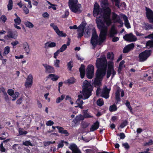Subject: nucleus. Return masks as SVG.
I'll return each instance as SVG.
<instances>
[{
	"label": "nucleus",
	"instance_id": "f257e3e1",
	"mask_svg": "<svg viewBox=\"0 0 153 153\" xmlns=\"http://www.w3.org/2000/svg\"><path fill=\"white\" fill-rule=\"evenodd\" d=\"M100 0L102 9H99L98 4L95 3L94 5L93 12L94 16H97L96 17V22L98 28L100 30L99 39L95 30H93L91 43L94 47L97 44H100L105 39L108 27L112 23L110 17L111 10L109 7L107 0Z\"/></svg>",
	"mask_w": 153,
	"mask_h": 153
},
{
	"label": "nucleus",
	"instance_id": "f03ea898",
	"mask_svg": "<svg viewBox=\"0 0 153 153\" xmlns=\"http://www.w3.org/2000/svg\"><path fill=\"white\" fill-rule=\"evenodd\" d=\"M107 64V60L105 56L97 59L96 65L98 69L96 73V78L92 83L95 86H100L101 85V82L106 73Z\"/></svg>",
	"mask_w": 153,
	"mask_h": 153
},
{
	"label": "nucleus",
	"instance_id": "7ed1b4c3",
	"mask_svg": "<svg viewBox=\"0 0 153 153\" xmlns=\"http://www.w3.org/2000/svg\"><path fill=\"white\" fill-rule=\"evenodd\" d=\"M82 88V92L81 94L78 95V98L76 102L77 105L75 106L76 107H79L81 109L83 108L82 105L83 104V102L81 99H88L91 95L92 88L91 83L85 80L83 82Z\"/></svg>",
	"mask_w": 153,
	"mask_h": 153
},
{
	"label": "nucleus",
	"instance_id": "20e7f679",
	"mask_svg": "<svg viewBox=\"0 0 153 153\" xmlns=\"http://www.w3.org/2000/svg\"><path fill=\"white\" fill-rule=\"evenodd\" d=\"M69 5L72 12L77 13L81 12V5L78 3L77 0H69Z\"/></svg>",
	"mask_w": 153,
	"mask_h": 153
},
{
	"label": "nucleus",
	"instance_id": "39448f33",
	"mask_svg": "<svg viewBox=\"0 0 153 153\" xmlns=\"http://www.w3.org/2000/svg\"><path fill=\"white\" fill-rule=\"evenodd\" d=\"M110 90V89L107 88L106 87H105L101 92L100 88H98L97 90L96 94L97 96H100L105 99H107L109 97V93Z\"/></svg>",
	"mask_w": 153,
	"mask_h": 153
},
{
	"label": "nucleus",
	"instance_id": "423d86ee",
	"mask_svg": "<svg viewBox=\"0 0 153 153\" xmlns=\"http://www.w3.org/2000/svg\"><path fill=\"white\" fill-rule=\"evenodd\" d=\"M114 64L112 62L110 61L108 62V69L107 72V77L108 78L111 74H112V77L116 74V72L113 68Z\"/></svg>",
	"mask_w": 153,
	"mask_h": 153
},
{
	"label": "nucleus",
	"instance_id": "0eeeda50",
	"mask_svg": "<svg viewBox=\"0 0 153 153\" xmlns=\"http://www.w3.org/2000/svg\"><path fill=\"white\" fill-rule=\"evenodd\" d=\"M151 50H145L139 55V58L140 62H144L150 55Z\"/></svg>",
	"mask_w": 153,
	"mask_h": 153
},
{
	"label": "nucleus",
	"instance_id": "6e6552de",
	"mask_svg": "<svg viewBox=\"0 0 153 153\" xmlns=\"http://www.w3.org/2000/svg\"><path fill=\"white\" fill-rule=\"evenodd\" d=\"M86 76L89 79H91L94 76V67L92 65H89L86 69Z\"/></svg>",
	"mask_w": 153,
	"mask_h": 153
},
{
	"label": "nucleus",
	"instance_id": "1a4fd4ad",
	"mask_svg": "<svg viewBox=\"0 0 153 153\" xmlns=\"http://www.w3.org/2000/svg\"><path fill=\"white\" fill-rule=\"evenodd\" d=\"M86 25V23L85 22H82L79 26L77 30L78 32V38H80L83 35L85 27Z\"/></svg>",
	"mask_w": 153,
	"mask_h": 153
},
{
	"label": "nucleus",
	"instance_id": "9d476101",
	"mask_svg": "<svg viewBox=\"0 0 153 153\" xmlns=\"http://www.w3.org/2000/svg\"><path fill=\"white\" fill-rule=\"evenodd\" d=\"M112 19L114 23L117 22L120 24V27H122L123 26V23L119 16L114 12L112 13Z\"/></svg>",
	"mask_w": 153,
	"mask_h": 153
},
{
	"label": "nucleus",
	"instance_id": "9b49d317",
	"mask_svg": "<svg viewBox=\"0 0 153 153\" xmlns=\"http://www.w3.org/2000/svg\"><path fill=\"white\" fill-rule=\"evenodd\" d=\"M123 38L125 40L130 42H134L137 40L136 36L132 33L126 34Z\"/></svg>",
	"mask_w": 153,
	"mask_h": 153
},
{
	"label": "nucleus",
	"instance_id": "f8f14e48",
	"mask_svg": "<svg viewBox=\"0 0 153 153\" xmlns=\"http://www.w3.org/2000/svg\"><path fill=\"white\" fill-rule=\"evenodd\" d=\"M33 76L32 74H30L27 76L25 85L26 88H29L31 86L33 83Z\"/></svg>",
	"mask_w": 153,
	"mask_h": 153
},
{
	"label": "nucleus",
	"instance_id": "ddd939ff",
	"mask_svg": "<svg viewBox=\"0 0 153 153\" xmlns=\"http://www.w3.org/2000/svg\"><path fill=\"white\" fill-rule=\"evenodd\" d=\"M146 15L150 22L153 23V12L150 9L146 8Z\"/></svg>",
	"mask_w": 153,
	"mask_h": 153
},
{
	"label": "nucleus",
	"instance_id": "4468645a",
	"mask_svg": "<svg viewBox=\"0 0 153 153\" xmlns=\"http://www.w3.org/2000/svg\"><path fill=\"white\" fill-rule=\"evenodd\" d=\"M120 92L121 97H123L124 95V91L123 90H120L119 88H117L115 93L116 100L117 102H119L121 100L120 96Z\"/></svg>",
	"mask_w": 153,
	"mask_h": 153
},
{
	"label": "nucleus",
	"instance_id": "2eb2a0df",
	"mask_svg": "<svg viewBox=\"0 0 153 153\" xmlns=\"http://www.w3.org/2000/svg\"><path fill=\"white\" fill-rule=\"evenodd\" d=\"M43 66L45 69V71L48 73H54V70L53 67L46 64H43Z\"/></svg>",
	"mask_w": 153,
	"mask_h": 153
},
{
	"label": "nucleus",
	"instance_id": "dca6fc26",
	"mask_svg": "<svg viewBox=\"0 0 153 153\" xmlns=\"http://www.w3.org/2000/svg\"><path fill=\"white\" fill-rule=\"evenodd\" d=\"M8 35L7 36L9 38L16 39L18 36V33L17 31H15L13 32L9 31L7 32Z\"/></svg>",
	"mask_w": 153,
	"mask_h": 153
},
{
	"label": "nucleus",
	"instance_id": "f3484780",
	"mask_svg": "<svg viewBox=\"0 0 153 153\" xmlns=\"http://www.w3.org/2000/svg\"><path fill=\"white\" fill-rule=\"evenodd\" d=\"M69 148L74 153H81L80 150L75 144H71Z\"/></svg>",
	"mask_w": 153,
	"mask_h": 153
},
{
	"label": "nucleus",
	"instance_id": "a211bd4d",
	"mask_svg": "<svg viewBox=\"0 0 153 153\" xmlns=\"http://www.w3.org/2000/svg\"><path fill=\"white\" fill-rule=\"evenodd\" d=\"M134 46V44L133 43L128 45L127 46L125 47L123 50V52L124 53H126L132 49Z\"/></svg>",
	"mask_w": 153,
	"mask_h": 153
},
{
	"label": "nucleus",
	"instance_id": "6ab92c4d",
	"mask_svg": "<svg viewBox=\"0 0 153 153\" xmlns=\"http://www.w3.org/2000/svg\"><path fill=\"white\" fill-rule=\"evenodd\" d=\"M117 33L116 28L114 26H112L110 30L109 35L110 37H113Z\"/></svg>",
	"mask_w": 153,
	"mask_h": 153
},
{
	"label": "nucleus",
	"instance_id": "aec40b11",
	"mask_svg": "<svg viewBox=\"0 0 153 153\" xmlns=\"http://www.w3.org/2000/svg\"><path fill=\"white\" fill-rule=\"evenodd\" d=\"M56 127L58 129L59 133L64 134L66 136H68L69 135V134L67 130H64L62 127L59 126H56Z\"/></svg>",
	"mask_w": 153,
	"mask_h": 153
},
{
	"label": "nucleus",
	"instance_id": "412c9836",
	"mask_svg": "<svg viewBox=\"0 0 153 153\" xmlns=\"http://www.w3.org/2000/svg\"><path fill=\"white\" fill-rule=\"evenodd\" d=\"M99 122L97 121L91 125L90 128V131H93L97 130L99 127Z\"/></svg>",
	"mask_w": 153,
	"mask_h": 153
},
{
	"label": "nucleus",
	"instance_id": "4be33fe9",
	"mask_svg": "<svg viewBox=\"0 0 153 153\" xmlns=\"http://www.w3.org/2000/svg\"><path fill=\"white\" fill-rule=\"evenodd\" d=\"M123 17L124 20V24L125 26L128 29L130 28V25L128 20L127 17L126 15H123Z\"/></svg>",
	"mask_w": 153,
	"mask_h": 153
},
{
	"label": "nucleus",
	"instance_id": "5701e85b",
	"mask_svg": "<svg viewBox=\"0 0 153 153\" xmlns=\"http://www.w3.org/2000/svg\"><path fill=\"white\" fill-rule=\"evenodd\" d=\"M79 70L80 72L81 77L82 78H83L84 77L85 75V68L84 66L82 64L81 65Z\"/></svg>",
	"mask_w": 153,
	"mask_h": 153
},
{
	"label": "nucleus",
	"instance_id": "b1692460",
	"mask_svg": "<svg viewBox=\"0 0 153 153\" xmlns=\"http://www.w3.org/2000/svg\"><path fill=\"white\" fill-rule=\"evenodd\" d=\"M59 78V76L55 74H49L48 76V78H50L53 81H56Z\"/></svg>",
	"mask_w": 153,
	"mask_h": 153
},
{
	"label": "nucleus",
	"instance_id": "393cba45",
	"mask_svg": "<svg viewBox=\"0 0 153 153\" xmlns=\"http://www.w3.org/2000/svg\"><path fill=\"white\" fill-rule=\"evenodd\" d=\"M88 110H84L83 111L84 117L86 118H90L93 117V116L91 114L89 113L88 112Z\"/></svg>",
	"mask_w": 153,
	"mask_h": 153
},
{
	"label": "nucleus",
	"instance_id": "a878e982",
	"mask_svg": "<svg viewBox=\"0 0 153 153\" xmlns=\"http://www.w3.org/2000/svg\"><path fill=\"white\" fill-rule=\"evenodd\" d=\"M56 46V44L54 42H47L45 44V48H53Z\"/></svg>",
	"mask_w": 153,
	"mask_h": 153
},
{
	"label": "nucleus",
	"instance_id": "bb28decb",
	"mask_svg": "<svg viewBox=\"0 0 153 153\" xmlns=\"http://www.w3.org/2000/svg\"><path fill=\"white\" fill-rule=\"evenodd\" d=\"M10 51V47L8 46H6L4 48L3 55L6 56L8 54Z\"/></svg>",
	"mask_w": 153,
	"mask_h": 153
},
{
	"label": "nucleus",
	"instance_id": "cd10ccee",
	"mask_svg": "<svg viewBox=\"0 0 153 153\" xmlns=\"http://www.w3.org/2000/svg\"><path fill=\"white\" fill-rule=\"evenodd\" d=\"M23 48L27 54H28L30 51V49L28 43L27 42L23 43Z\"/></svg>",
	"mask_w": 153,
	"mask_h": 153
},
{
	"label": "nucleus",
	"instance_id": "c85d7f7f",
	"mask_svg": "<svg viewBox=\"0 0 153 153\" xmlns=\"http://www.w3.org/2000/svg\"><path fill=\"white\" fill-rule=\"evenodd\" d=\"M13 2L12 0H9L8 2V4H7V10H10L13 8Z\"/></svg>",
	"mask_w": 153,
	"mask_h": 153
},
{
	"label": "nucleus",
	"instance_id": "c756f323",
	"mask_svg": "<svg viewBox=\"0 0 153 153\" xmlns=\"http://www.w3.org/2000/svg\"><path fill=\"white\" fill-rule=\"evenodd\" d=\"M56 32L59 36L65 37L66 36V35L65 33H63L62 31H60L59 29L56 31Z\"/></svg>",
	"mask_w": 153,
	"mask_h": 153
},
{
	"label": "nucleus",
	"instance_id": "7c9ffc66",
	"mask_svg": "<svg viewBox=\"0 0 153 153\" xmlns=\"http://www.w3.org/2000/svg\"><path fill=\"white\" fill-rule=\"evenodd\" d=\"M65 95L64 94L62 95L60 97L57 98L56 100V103H59L62 101L65 98Z\"/></svg>",
	"mask_w": 153,
	"mask_h": 153
},
{
	"label": "nucleus",
	"instance_id": "2f4dec72",
	"mask_svg": "<svg viewBox=\"0 0 153 153\" xmlns=\"http://www.w3.org/2000/svg\"><path fill=\"white\" fill-rule=\"evenodd\" d=\"M146 46L147 48L153 47V41L151 40L148 41L146 43Z\"/></svg>",
	"mask_w": 153,
	"mask_h": 153
},
{
	"label": "nucleus",
	"instance_id": "473e14b6",
	"mask_svg": "<svg viewBox=\"0 0 153 153\" xmlns=\"http://www.w3.org/2000/svg\"><path fill=\"white\" fill-rule=\"evenodd\" d=\"M117 108L116 105H113L110 106L109 110L110 111L113 112L117 110Z\"/></svg>",
	"mask_w": 153,
	"mask_h": 153
},
{
	"label": "nucleus",
	"instance_id": "72a5a7b5",
	"mask_svg": "<svg viewBox=\"0 0 153 153\" xmlns=\"http://www.w3.org/2000/svg\"><path fill=\"white\" fill-rule=\"evenodd\" d=\"M19 135H25L27 133V132L26 131H24L22 128H19Z\"/></svg>",
	"mask_w": 153,
	"mask_h": 153
},
{
	"label": "nucleus",
	"instance_id": "f704fd0d",
	"mask_svg": "<svg viewBox=\"0 0 153 153\" xmlns=\"http://www.w3.org/2000/svg\"><path fill=\"white\" fill-rule=\"evenodd\" d=\"M97 105L100 106H102L104 104V101L103 99H99L97 100Z\"/></svg>",
	"mask_w": 153,
	"mask_h": 153
},
{
	"label": "nucleus",
	"instance_id": "c9c22d12",
	"mask_svg": "<svg viewBox=\"0 0 153 153\" xmlns=\"http://www.w3.org/2000/svg\"><path fill=\"white\" fill-rule=\"evenodd\" d=\"M143 27L146 30L150 29L153 28V25L146 24H144V26H143Z\"/></svg>",
	"mask_w": 153,
	"mask_h": 153
},
{
	"label": "nucleus",
	"instance_id": "e433bc0d",
	"mask_svg": "<svg viewBox=\"0 0 153 153\" xmlns=\"http://www.w3.org/2000/svg\"><path fill=\"white\" fill-rule=\"evenodd\" d=\"M84 119V116L79 114L77 116L75 120L77 121H79L80 120H83Z\"/></svg>",
	"mask_w": 153,
	"mask_h": 153
},
{
	"label": "nucleus",
	"instance_id": "4c0bfd02",
	"mask_svg": "<svg viewBox=\"0 0 153 153\" xmlns=\"http://www.w3.org/2000/svg\"><path fill=\"white\" fill-rule=\"evenodd\" d=\"M118 5L119 6V7H117L118 8H122L123 9L124 8H125L126 6V4L124 2H121L120 3V1L119 0V2L118 3Z\"/></svg>",
	"mask_w": 153,
	"mask_h": 153
},
{
	"label": "nucleus",
	"instance_id": "58836bf2",
	"mask_svg": "<svg viewBox=\"0 0 153 153\" xmlns=\"http://www.w3.org/2000/svg\"><path fill=\"white\" fill-rule=\"evenodd\" d=\"M50 26L53 29L55 32L59 29L58 27L53 23H51Z\"/></svg>",
	"mask_w": 153,
	"mask_h": 153
},
{
	"label": "nucleus",
	"instance_id": "ea45409f",
	"mask_svg": "<svg viewBox=\"0 0 153 153\" xmlns=\"http://www.w3.org/2000/svg\"><path fill=\"white\" fill-rule=\"evenodd\" d=\"M60 61L58 59H56L54 61V65L56 67L59 68Z\"/></svg>",
	"mask_w": 153,
	"mask_h": 153
},
{
	"label": "nucleus",
	"instance_id": "a19ab883",
	"mask_svg": "<svg viewBox=\"0 0 153 153\" xmlns=\"http://www.w3.org/2000/svg\"><path fill=\"white\" fill-rule=\"evenodd\" d=\"M90 28H87L85 30V35L86 37H88L90 35Z\"/></svg>",
	"mask_w": 153,
	"mask_h": 153
},
{
	"label": "nucleus",
	"instance_id": "79ce46f5",
	"mask_svg": "<svg viewBox=\"0 0 153 153\" xmlns=\"http://www.w3.org/2000/svg\"><path fill=\"white\" fill-rule=\"evenodd\" d=\"M47 2L50 5L48 7V8L49 9L52 8L54 10H56V5L55 4H51L48 1H47Z\"/></svg>",
	"mask_w": 153,
	"mask_h": 153
},
{
	"label": "nucleus",
	"instance_id": "37998d69",
	"mask_svg": "<svg viewBox=\"0 0 153 153\" xmlns=\"http://www.w3.org/2000/svg\"><path fill=\"white\" fill-rule=\"evenodd\" d=\"M67 48V45L66 44H64L61 47L59 51L60 52H62L65 51Z\"/></svg>",
	"mask_w": 153,
	"mask_h": 153
},
{
	"label": "nucleus",
	"instance_id": "c03bdc74",
	"mask_svg": "<svg viewBox=\"0 0 153 153\" xmlns=\"http://www.w3.org/2000/svg\"><path fill=\"white\" fill-rule=\"evenodd\" d=\"M14 21L15 22V24L18 25L20 24L21 22V20L19 17H17V18L15 19Z\"/></svg>",
	"mask_w": 153,
	"mask_h": 153
},
{
	"label": "nucleus",
	"instance_id": "a18cd8bd",
	"mask_svg": "<svg viewBox=\"0 0 153 153\" xmlns=\"http://www.w3.org/2000/svg\"><path fill=\"white\" fill-rule=\"evenodd\" d=\"M19 93L18 92H15L12 95L13 99L12 100V101H14L18 97Z\"/></svg>",
	"mask_w": 153,
	"mask_h": 153
},
{
	"label": "nucleus",
	"instance_id": "49530a36",
	"mask_svg": "<svg viewBox=\"0 0 153 153\" xmlns=\"http://www.w3.org/2000/svg\"><path fill=\"white\" fill-rule=\"evenodd\" d=\"M124 63L125 62L123 60L122 61L120 62L119 67V71H120L121 69L123 68V67H124Z\"/></svg>",
	"mask_w": 153,
	"mask_h": 153
},
{
	"label": "nucleus",
	"instance_id": "de8ad7c7",
	"mask_svg": "<svg viewBox=\"0 0 153 153\" xmlns=\"http://www.w3.org/2000/svg\"><path fill=\"white\" fill-rule=\"evenodd\" d=\"M21 147L19 145L15 144L12 146V148L15 151H17L18 149H20Z\"/></svg>",
	"mask_w": 153,
	"mask_h": 153
},
{
	"label": "nucleus",
	"instance_id": "09e8293b",
	"mask_svg": "<svg viewBox=\"0 0 153 153\" xmlns=\"http://www.w3.org/2000/svg\"><path fill=\"white\" fill-rule=\"evenodd\" d=\"M25 24L27 27L29 28H32L33 27V24L29 22H26Z\"/></svg>",
	"mask_w": 153,
	"mask_h": 153
},
{
	"label": "nucleus",
	"instance_id": "8fccbe9b",
	"mask_svg": "<svg viewBox=\"0 0 153 153\" xmlns=\"http://www.w3.org/2000/svg\"><path fill=\"white\" fill-rule=\"evenodd\" d=\"M114 55L112 53H108L107 55V58L108 59L112 60L113 59Z\"/></svg>",
	"mask_w": 153,
	"mask_h": 153
},
{
	"label": "nucleus",
	"instance_id": "3c124183",
	"mask_svg": "<svg viewBox=\"0 0 153 153\" xmlns=\"http://www.w3.org/2000/svg\"><path fill=\"white\" fill-rule=\"evenodd\" d=\"M0 18L3 23H5L7 19V17L4 15H2Z\"/></svg>",
	"mask_w": 153,
	"mask_h": 153
},
{
	"label": "nucleus",
	"instance_id": "603ef678",
	"mask_svg": "<svg viewBox=\"0 0 153 153\" xmlns=\"http://www.w3.org/2000/svg\"><path fill=\"white\" fill-rule=\"evenodd\" d=\"M75 81V80L73 77H71L68 80V82L69 83L72 84Z\"/></svg>",
	"mask_w": 153,
	"mask_h": 153
},
{
	"label": "nucleus",
	"instance_id": "864d4df0",
	"mask_svg": "<svg viewBox=\"0 0 153 153\" xmlns=\"http://www.w3.org/2000/svg\"><path fill=\"white\" fill-rule=\"evenodd\" d=\"M127 125V122L126 120L124 121L121 124L120 127L121 128H123Z\"/></svg>",
	"mask_w": 153,
	"mask_h": 153
},
{
	"label": "nucleus",
	"instance_id": "5fc2aeb1",
	"mask_svg": "<svg viewBox=\"0 0 153 153\" xmlns=\"http://www.w3.org/2000/svg\"><path fill=\"white\" fill-rule=\"evenodd\" d=\"M73 67V62L71 61L69 62L68 64V67L69 70H71Z\"/></svg>",
	"mask_w": 153,
	"mask_h": 153
},
{
	"label": "nucleus",
	"instance_id": "6e6d98bb",
	"mask_svg": "<svg viewBox=\"0 0 153 153\" xmlns=\"http://www.w3.org/2000/svg\"><path fill=\"white\" fill-rule=\"evenodd\" d=\"M126 105L127 108L130 110V111H131L132 110V108L131 107L129 102L128 101H127L126 103Z\"/></svg>",
	"mask_w": 153,
	"mask_h": 153
},
{
	"label": "nucleus",
	"instance_id": "4d7b16f0",
	"mask_svg": "<svg viewBox=\"0 0 153 153\" xmlns=\"http://www.w3.org/2000/svg\"><path fill=\"white\" fill-rule=\"evenodd\" d=\"M7 93L10 96H12L14 94V92L13 90L9 89L7 91Z\"/></svg>",
	"mask_w": 153,
	"mask_h": 153
},
{
	"label": "nucleus",
	"instance_id": "13d9d810",
	"mask_svg": "<svg viewBox=\"0 0 153 153\" xmlns=\"http://www.w3.org/2000/svg\"><path fill=\"white\" fill-rule=\"evenodd\" d=\"M23 10L26 14H28L29 13V10L27 7L25 6L23 7Z\"/></svg>",
	"mask_w": 153,
	"mask_h": 153
},
{
	"label": "nucleus",
	"instance_id": "bf43d9fd",
	"mask_svg": "<svg viewBox=\"0 0 153 153\" xmlns=\"http://www.w3.org/2000/svg\"><path fill=\"white\" fill-rule=\"evenodd\" d=\"M54 124V123L51 120H49L46 122V125L47 126H51Z\"/></svg>",
	"mask_w": 153,
	"mask_h": 153
},
{
	"label": "nucleus",
	"instance_id": "052dcab7",
	"mask_svg": "<svg viewBox=\"0 0 153 153\" xmlns=\"http://www.w3.org/2000/svg\"><path fill=\"white\" fill-rule=\"evenodd\" d=\"M1 151L2 152H4L5 151V149L3 145V143H2L0 145Z\"/></svg>",
	"mask_w": 153,
	"mask_h": 153
},
{
	"label": "nucleus",
	"instance_id": "680f3d73",
	"mask_svg": "<svg viewBox=\"0 0 153 153\" xmlns=\"http://www.w3.org/2000/svg\"><path fill=\"white\" fill-rule=\"evenodd\" d=\"M60 52L59 50H57L56 52L54 53L53 57L55 59H56L57 58V56L58 55Z\"/></svg>",
	"mask_w": 153,
	"mask_h": 153
},
{
	"label": "nucleus",
	"instance_id": "e2e57ef3",
	"mask_svg": "<svg viewBox=\"0 0 153 153\" xmlns=\"http://www.w3.org/2000/svg\"><path fill=\"white\" fill-rule=\"evenodd\" d=\"M119 136L120 137V138L121 139H124L125 137V136L124 134L123 133H121L119 134Z\"/></svg>",
	"mask_w": 153,
	"mask_h": 153
},
{
	"label": "nucleus",
	"instance_id": "0e129e2a",
	"mask_svg": "<svg viewBox=\"0 0 153 153\" xmlns=\"http://www.w3.org/2000/svg\"><path fill=\"white\" fill-rule=\"evenodd\" d=\"M64 146L63 141H62L59 143L58 147V148H62Z\"/></svg>",
	"mask_w": 153,
	"mask_h": 153
},
{
	"label": "nucleus",
	"instance_id": "69168bd1",
	"mask_svg": "<svg viewBox=\"0 0 153 153\" xmlns=\"http://www.w3.org/2000/svg\"><path fill=\"white\" fill-rule=\"evenodd\" d=\"M31 144L30 142L29 141H27L23 143V144L26 146L30 145Z\"/></svg>",
	"mask_w": 153,
	"mask_h": 153
},
{
	"label": "nucleus",
	"instance_id": "338daca9",
	"mask_svg": "<svg viewBox=\"0 0 153 153\" xmlns=\"http://www.w3.org/2000/svg\"><path fill=\"white\" fill-rule=\"evenodd\" d=\"M19 43V42L17 41L16 40L14 42H13L11 43V45L13 46H15L16 45L18 44Z\"/></svg>",
	"mask_w": 153,
	"mask_h": 153
},
{
	"label": "nucleus",
	"instance_id": "774afa93",
	"mask_svg": "<svg viewBox=\"0 0 153 153\" xmlns=\"http://www.w3.org/2000/svg\"><path fill=\"white\" fill-rule=\"evenodd\" d=\"M86 153H94L93 150L91 149H88L86 150Z\"/></svg>",
	"mask_w": 153,
	"mask_h": 153
}]
</instances>
